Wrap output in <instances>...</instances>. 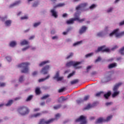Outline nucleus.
I'll list each match as a JSON object with an SVG mask.
<instances>
[{
  "mask_svg": "<svg viewBox=\"0 0 124 124\" xmlns=\"http://www.w3.org/2000/svg\"><path fill=\"white\" fill-rule=\"evenodd\" d=\"M73 56V53H70V55H68L67 57H66V60H68V59H70V58H72V57Z\"/></svg>",
  "mask_w": 124,
  "mask_h": 124,
  "instance_id": "a18cd8bd",
  "label": "nucleus"
},
{
  "mask_svg": "<svg viewBox=\"0 0 124 124\" xmlns=\"http://www.w3.org/2000/svg\"><path fill=\"white\" fill-rule=\"evenodd\" d=\"M88 5V3H82L78 5L77 6V7L76 8V10H80L82 9V8H85L86 6Z\"/></svg>",
  "mask_w": 124,
  "mask_h": 124,
  "instance_id": "1a4fd4ad",
  "label": "nucleus"
},
{
  "mask_svg": "<svg viewBox=\"0 0 124 124\" xmlns=\"http://www.w3.org/2000/svg\"><path fill=\"white\" fill-rule=\"evenodd\" d=\"M122 84H123V83L122 82H120L116 84L113 88V91L117 92L118 91V89H119V87H120V86H121Z\"/></svg>",
  "mask_w": 124,
  "mask_h": 124,
  "instance_id": "2eb2a0df",
  "label": "nucleus"
},
{
  "mask_svg": "<svg viewBox=\"0 0 124 124\" xmlns=\"http://www.w3.org/2000/svg\"><path fill=\"white\" fill-rule=\"evenodd\" d=\"M49 62H50L49 61H44L39 64V66H43V65H45L46 63H49Z\"/></svg>",
  "mask_w": 124,
  "mask_h": 124,
  "instance_id": "5701e85b",
  "label": "nucleus"
},
{
  "mask_svg": "<svg viewBox=\"0 0 124 124\" xmlns=\"http://www.w3.org/2000/svg\"><path fill=\"white\" fill-rule=\"evenodd\" d=\"M101 61V58L100 57H98L96 60H95V62H100Z\"/></svg>",
  "mask_w": 124,
  "mask_h": 124,
  "instance_id": "e2e57ef3",
  "label": "nucleus"
},
{
  "mask_svg": "<svg viewBox=\"0 0 124 124\" xmlns=\"http://www.w3.org/2000/svg\"><path fill=\"white\" fill-rule=\"evenodd\" d=\"M50 96V95L49 94H46V95H44L41 98V99H46V98H48Z\"/></svg>",
  "mask_w": 124,
  "mask_h": 124,
  "instance_id": "79ce46f5",
  "label": "nucleus"
},
{
  "mask_svg": "<svg viewBox=\"0 0 124 124\" xmlns=\"http://www.w3.org/2000/svg\"><path fill=\"white\" fill-rule=\"evenodd\" d=\"M12 103H13V100H9L8 103L7 104H6V106H10L11 105H12Z\"/></svg>",
  "mask_w": 124,
  "mask_h": 124,
  "instance_id": "72a5a7b5",
  "label": "nucleus"
},
{
  "mask_svg": "<svg viewBox=\"0 0 124 124\" xmlns=\"http://www.w3.org/2000/svg\"><path fill=\"white\" fill-rule=\"evenodd\" d=\"M78 82H79V79H75L70 82L71 85H74L75 84H77V83H78Z\"/></svg>",
  "mask_w": 124,
  "mask_h": 124,
  "instance_id": "cd10ccee",
  "label": "nucleus"
},
{
  "mask_svg": "<svg viewBox=\"0 0 124 124\" xmlns=\"http://www.w3.org/2000/svg\"><path fill=\"white\" fill-rule=\"evenodd\" d=\"M79 64H81V62H76L74 61H71L69 62H68L66 66L70 67V66H74V67H77Z\"/></svg>",
  "mask_w": 124,
  "mask_h": 124,
  "instance_id": "423d86ee",
  "label": "nucleus"
},
{
  "mask_svg": "<svg viewBox=\"0 0 124 124\" xmlns=\"http://www.w3.org/2000/svg\"><path fill=\"white\" fill-rule=\"evenodd\" d=\"M112 10H113V8H110L107 10L108 13H110V12H112Z\"/></svg>",
  "mask_w": 124,
  "mask_h": 124,
  "instance_id": "bf43d9fd",
  "label": "nucleus"
},
{
  "mask_svg": "<svg viewBox=\"0 0 124 124\" xmlns=\"http://www.w3.org/2000/svg\"><path fill=\"white\" fill-rule=\"evenodd\" d=\"M65 5V4L64 3H60L56 5L54 7V9H56L58 7H63V6H64Z\"/></svg>",
  "mask_w": 124,
  "mask_h": 124,
  "instance_id": "aec40b11",
  "label": "nucleus"
},
{
  "mask_svg": "<svg viewBox=\"0 0 124 124\" xmlns=\"http://www.w3.org/2000/svg\"><path fill=\"white\" fill-rule=\"evenodd\" d=\"M93 55V53L92 52L90 53H88L85 55V58H89V57H92V56Z\"/></svg>",
  "mask_w": 124,
  "mask_h": 124,
  "instance_id": "4c0bfd02",
  "label": "nucleus"
},
{
  "mask_svg": "<svg viewBox=\"0 0 124 124\" xmlns=\"http://www.w3.org/2000/svg\"><path fill=\"white\" fill-rule=\"evenodd\" d=\"M74 74H75V72H73L68 76L67 78H70V77H72Z\"/></svg>",
  "mask_w": 124,
  "mask_h": 124,
  "instance_id": "c03bdc74",
  "label": "nucleus"
},
{
  "mask_svg": "<svg viewBox=\"0 0 124 124\" xmlns=\"http://www.w3.org/2000/svg\"><path fill=\"white\" fill-rule=\"evenodd\" d=\"M40 110V108H36L33 109L34 112H38Z\"/></svg>",
  "mask_w": 124,
  "mask_h": 124,
  "instance_id": "052dcab7",
  "label": "nucleus"
},
{
  "mask_svg": "<svg viewBox=\"0 0 124 124\" xmlns=\"http://www.w3.org/2000/svg\"><path fill=\"white\" fill-rule=\"evenodd\" d=\"M50 68V66L47 65L42 69L41 72L43 73L45 75L48 73V70Z\"/></svg>",
  "mask_w": 124,
  "mask_h": 124,
  "instance_id": "9d476101",
  "label": "nucleus"
},
{
  "mask_svg": "<svg viewBox=\"0 0 124 124\" xmlns=\"http://www.w3.org/2000/svg\"><path fill=\"white\" fill-rule=\"evenodd\" d=\"M12 23V21H11V20H8L5 21L4 24L7 27H10V26H11Z\"/></svg>",
  "mask_w": 124,
  "mask_h": 124,
  "instance_id": "a211bd4d",
  "label": "nucleus"
},
{
  "mask_svg": "<svg viewBox=\"0 0 124 124\" xmlns=\"http://www.w3.org/2000/svg\"><path fill=\"white\" fill-rule=\"evenodd\" d=\"M76 101L78 104H80V103H82V102H84V100H83V99L81 98L78 100H77Z\"/></svg>",
  "mask_w": 124,
  "mask_h": 124,
  "instance_id": "c9c22d12",
  "label": "nucleus"
},
{
  "mask_svg": "<svg viewBox=\"0 0 124 124\" xmlns=\"http://www.w3.org/2000/svg\"><path fill=\"white\" fill-rule=\"evenodd\" d=\"M20 1H16L15 3L10 5V8H12V7H14V6H16V5L20 4Z\"/></svg>",
  "mask_w": 124,
  "mask_h": 124,
  "instance_id": "6ab92c4d",
  "label": "nucleus"
},
{
  "mask_svg": "<svg viewBox=\"0 0 124 124\" xmlns=\"http://www.w3.org/2000/svg\"><path fill=\"white\" fill-rule=\"evenodd\" d=\"M29 62H22L17 65V67H20L23 68L21 70V73H28L29 72V65H30Z\"/></svg>",
  "mask_w": 124,
  "mask_h": 124,
  "instance_id": "f03ea898",
  "label": "nucleus"
},
{
  "mask_svg": "<svg viewBox=\"0 0 124 124\" xmlns=\"http://www.w3.org/2000/svg\"><path fill=\"white\" fill-rule=\"evenodd\" d=\"M62 107V105H58L53 107V108L55 110H58V109H60Z\"/></svg>",
  "mask_w": 124,
  "mask_h": 124,
  "instance_id": "2f4dec72",
  "label": "nucleus"
},
{
  "mask_svg": "<svg viewBox=\"0 0 124 124\" xmlns=\"http://www.w3.org/2000/svg\"><path fill=\"white\" fill-rule=\"evenodd\" d=\"M75 18H71L69 20L66 21L67 25H71L72 24H74V21H76V20H78V18H76V14H75Z\"/></svg>",
  "mask_w": 124,
  "mask_h": 124,
  "instance_id": "9b49d317",
  "label": "nucleus"
},
{
  "mask_svg": "<svg viewBox=\"0 0 124 124\" xmlns=\"http://www.w3.org/2000/svg\"><path fill=\"white\" fill-rule=\"evenodd\" d=\"M90 99V95H85L83 99V102L87 101V100H89Z\"/></svg>",
  "mask_w": 124,
  "mask_h": 124,
  "instance_id": "473e14b6",
  "label": "nucleus"
},
{
  "mask_svg": "<svg viewBox=\"0 0 124 124\" xmlns=\"http://www.w3.org/2000/svg\"><path fill=\"white\" fill-rule=\"evenodd\" d=\"M76 123H80V124H87V117L81 115L78 118L75 120Z\"/></svg>",
  "mask_w": 124,
  "mask_h": 124,
  "instance_id": "20e7f679",
  "label": "nucleus"
},
{
  "mask_svg": "<svg viewBox=\"0 0 124 124\" xmlns=\"http://www.w3.org/2000/svg\"><path fill=\"white\" fill-rule=\"evenodd\" d=\"M113 104V103L112 102H108L106 103V105L107 106H109L110 105H112Z\"/></svg>",
  "mask_w": 124,
  "mask_h": 124,
  "instance_id": "864d4df0",
  "label": "nucleus"
},
{
  "mask_svg": "<svg viewBox=\"0 0 124 124\" xmlns=\"http://www.w3.org/2000/svg\"><path fill=\"white\" fill-rule=\"evenodd\" d=\"M5 83L2 82V83H0V87L2 88L3 87H5Z\"/></svg>",
  "mask_w": 124,
  "mask_h": 124,
  "instance_id": "8fccbe9b",
  "label": "nucleus"
},
{
  "mask_svg": "<svg viewBox=\"0 0 124 124\" xmlns=\"http://www.w3.org/2000/svg\"><path fill=\"white\" fill-rule=\"evenodd\" d=\"M117 66V64L116 63H112L108 65V68H114Z\"/></svg>",
  "mask_w": 124,
  "mask_h": 124,
  "instance_id": "393cba45",
  "label": "nucleus"
},
{
  "mask_svg": "<svg viewBox=\"0 0 124 124\" xmlns=\"http://www.w3.org/2000/svg\"><path fill=\"white\" fill-rule=\"evenodd\" d=\"M82 42H83L82 41H80L77 42L76 43H75L73 44V46H77L78 45H80V44H82Z\"/></svg>",
  "mask_w": 124,
  "mask_h": 124,
  "instance_id": "f704fd0d",
  "label": "nucleus"
},
{
  "mask_svg": "<svg viewBox=\"0 0 124 124\" xmlns=\"http://www.w3.org/2000/svg\"><path fill=\"white\" fill-rule=\"evenodd\" d=\"M119 53L122 55V56L124 55V46L122 47L120 50H119Z\"/></svg>",
  "mask_w": 124,
  "mask_h": 124,
  "instance_id": "7c9ffc66",
  "label": "nucleus"
},
{
  "mask_svg": "<svg viewBox=\"0 0 124 124\" xmlns=\"http://www.w3.org/2000/svg\"><path fill=\"white\" fill-rule=\"evenodd\" d=\"M7 19V16H6L5 17H2L0 16V20L2 21V22H4L5 20Z\"/></svg>",
  "mask_w": 124,
  "mask_h": 124,
  "instance_id": "e433bc0d",
  "label": "nucleus"
},
{
  "mask_svg": "<svg viewBox=\"0 0 124 124\" xmlns=\"http://www.w3.org/2000/svg\"><path fill=\"white\" fill-rule=\"evenodd\" d=\"M45 113H47V111H42V113H37L32 115V117H33V118H37V117H40V116H41L42 114H45Z\"/></svg>",
  "mask_w": 124,
  "mask_h": 124,
  "instance_id": "4468645a",
  "label": "nucleus"
},
{
  "mask_svg": "<svg viewBox=\"0 0 124 124\" xmlns=\"http://www.w3.org/2000/svg\"><path fill=\"white\" fill-rule=\"evenodd\" d=\"M53 79H54V80H56L57 82H59L60 81H62L63 79V77H60V72H57L54 77H53Z\"/></svg>",
  "mask_w": 124,
  "mask_h": 124,
  "instance_id": "6e6552de",
  "label": "nucleus"
},
{
  "mask_svg": "<svg viewBox=\"0 0 124 124\" xmlns=\"http://www.w3.org/2000/svg\"><path fill=\"white\" fill-rule=\"evenodd\" d=\"M17 111L21 116L28 115V114L30 113V109L29 108L24 106L20 107L19 108L17 109Z\"/></svg>",
  "mask_w": 124,
  "mask_h": 124,
  "instance_id": "f257e3e1",
  "label": "nucleus"
},
{
  "mask_svg": "<svg viewBox=\"0 0 124 124\" xmlns=\"http://www.w3.org/2000/svg\"><path fill=\"white\" fill-rule=\"evenodd\" d=\"M96 74H97V73H96V72H95V71L91 73V75H92V76L96 75Z\"/></svg>",
  "mask_w": 124,
  "mask_h": 124,
  "instance_id": "338daca9",
  "label": "nucleus"
},
{
  "mask_svg": "<svg viewBox=\"0 0 124 124\" xmlns=\"http://www.w3.org/2000/svg\"><path fill=\"white\" fill-rule=\"evenodd\" d=\"M64 91V88H62L59 90L58 93H62Z\"/></svg>",
  "mask_w": 124,
  "mask_h": 124,
  "instance_id": "13d9d810",
  "label": "nucleus"
},
{
  "mask_svg": "<svg viewBox=\"0 0 124 124\" xmlns=\"http://www.w3.org/2000/svg\"><path fill=\"white\" fill-rule=\"evenodd\" d=\"M120 26H123L124 25V20L119 23Z\"/></svg>",
  "mask_w": 124,
  "mask_h": 124,
  "instance_id": "774afa93",
  "label": "nucleus"
},
{
  "mask_svg": "<svg viewBox=\"0 0 124 124\" xmlns=\"http://www.w3.org/2000/svg\"><path fill=\"white\" fill-rule=\"evenodd\" d=\"M38 2H35L33 4V7H36V6H37V5H38Z\"/></svg>",
  "mask_w": 124,
  "mask_h": 124,
  "instance_id": "5fc2aeb1",
  "label": "nucleus"
},
{
  "mask_svg": "<svg viewBox=\"0 0 124 124\" xmlns=\"http://www.w3.org/2000/svg\"><path fill=\"white\" fill-rule=\"evenodd\" d=\"M35 93L36 94H40L41 93V91H40V88H36L35 89Z\"/></svg>",
  "mask_w": 124,
  "mask_h": 124,
  "instance_id": "bb28decb",
  "label": "nucleus"
},
{
  "mask_svg": "<svg viewBox=\"0 0 124 124\" xmlns=\"http://www.w3.org/2000/svg\"><path fill=\"white\" fill-rule=\"evenodd\" d=\"M29 19V17H28V16H22L21 17V20H26V19Z\"/></svg>",
  "mask_w": 124,
  "mask_h": 124,
  "instance_id": "09e8293b",
  "label": "nucleus"
},
{
  "mask_svg": "<svg viewBox=\"0 0 124 124\" xmlns=\"http://www.w3.org/2000/svg\"><path fill=\"white\" fill-rule=\"evenodd\" d=\"M113 118V116L110 115L108 116L107 118V119L105 120L103 119V118H99L95 121V124H101V123H105V122H109L111 119Z\"/></svg>",
  "mask_w": 124,
  "mask_h": 124,
  "instance_id": "39448f33",
  "label": "nucleus"
},
{
  "mask_svg": "<svg viewBox=\"0 0 124 124\" xmlns=\"http://www.w3.org/2000/svg\"><path fill=\"white\" fill-rule=\"evenodd\" d=\"M32 75L33 76H35V75H37V71H34L32 74Z\"/></svg>",
  "mask_w": 124,
  "mask_h": 124,
  "instance_id": "69168bd1",
  "label": "nucleus"
},
{
  "mask_svg": "<svg viewBox=\"0 0 124 124\" xmlns=\"http://www.w3.org/2000/svg\"><path fill=\"white\" fill-rule=\"evenodd\" d=\"M95 7H96V5H95V4H93L90 7V9H93L94 8H95Z\"/></svg>",
  "mask_w": 124,
  "mask_h": 124,
  "instance_id": "37998d69",
  "label": "nucleus"
},
{
  "mask_svg": "<svg viewBox=\"0 0 124 124\" xmlns=\"http://www.w3.org/2000/svg\"><path fill=\"white\" fill-rule=\"evenodd\" d=\"M91 68H92V66H88L87 68V71L85 72L86 73H88L89 72V69H91Z\"/></svg>",
  "mask_w": 124,
  "mask_h": 124,
  "instance_id": "0e129e2a",
  "label": "nucleus"
},
{
  "mask_svg": "<svg viewBox=\"0 0 124 124\" xmlns=\"http://www.w3.org/2000/svg\"><path fill=\"white\" fill-rule=\"evenodd\" d=\"M6 59L8 61V62H11L12 61L11 57H6Z\"/></svg>",
  "mask_w": 124,
  "mask_h": 124,
  "instance_id": "6e6d98bb",
  "label": "nucleus"
},
{
  "mask_svg": "<svg viewBox=\"0 0 124 124\" xmlns=\"http://www.w3.org/2000/svg\"><path fill=\"white\" fill-rule=\"evenodd\" d=\"M120 94V92L119 91H115L114 93L112 94V97H115V96H117L118 94Z\"/></svg>",
  "mask_w": 124,
  "mask_h": 124,
  "instance_id": "c756f323",
  "label": "nucleus"
},
{
  "mask_svg": "<svg viewBox=\"0 0 124 124\" xmlns=\"http://www.w3.org/2000/svg\"><path fill=\"white\" fill-rule=\"evenodd\" d=\"M119 29L114 30L112 32L109 34V36H113L115 35L116 37H122L124 35V31H122L120 33H119Z\"/></svg>",
  "mask_w": 124,
  "mask_h": 124,
  "instance_id": "7ed1b4c3",
  "label": "nucleus"
},
{
  "mask_svg": "<svg viewBox=\"0 0 124 124\" xmlns=\"http://www.w3.org/2000/svg\"><path fill=\"white\" fill-rule=\"evenodd\" d=\"M17 45V43L15 41H12L10 43V46L11 47H14Z\"/></svg>",
  "mask_w": 124,
  "mask_h": 124,
  "instance_id": "c85d7f7f",
  "label": "nucleus"
},
{
  "mask_svg": "<svg viewBox=\"0 0 124 124\" xmlns=\"http://www.w3.org/2000/svg\"><path fill=\"white\" fill-rule=\"evenodd\" d=\"M111 93H111V92H108L104 94V97H105L106 99H108V98H109V97H110V95H111Z\"/></svg>",
  "mask_w": 124,
  "mask_h": 124,
  "instance_id": "f3484780",
  "label": "nucleus"
},
{
  "mask_svg": "<svg viewBox=\"0 0 124 124\" xmlns=\"http://www.w3.org/2000/svg\"><path fill=\"white\" fill-rule=\"evenodd\" d=\"M56 120L55 118H52L51 119H49L46 121L45 122V124H52V123H53L54 121Z\"/></svg>",
  "mask_w": 124,
  "mask_h": 124,
  "instance_id": "412c9836",
  "label": "nucleus"
},
{
  "mask_svg": "<svg viewBox=\"0 0 124 124\" xmlns=\"http://www.w3.org/2000/svg\"><path fill=\"white\" fill-rule=\"evenodd\" d=\"M60 117H61V115L60 114V113H58L55 115L56 119H59Z\"/></svg>",
  "mask_w": 124,
  "mask_h": 124,
  "instance_id": "680f3d73",
  "label": "nucleus"
},
{
  "mask_svg": "<svg viewBox=\"0 0 124 124\" xmlns=\"http://www.w3.org/2000/svg\"><path fill=\"white\" fill-rule=\"evenodd\" d=\"M33 96L32 95H30L26 99V101H30V100H31L32 99Z\"/></svg>",
  "mask_w": 124,
  "mask_h": 124,
  "instance_id": "a19ab883",
  "label": "nucleus"
},
{
  "mask_svg": "<svg viewBox=\"0 0 124 124\" xmlns=\"http://www.w3.org/2000/svg\"><path fill=\"white\" fill-rule=\"evenodd\" d=\"M88 28L86 27L85 26H83L81 28L79 31V33L80 34H82L84 33V32H86V31H87V29Z\"/></svg>",
  "mask_w": 124,
  "mask_h": 124,
  "instance_id": "f8f14e48",
  "label": "nucleus"
},
{
  "mask_svg": "<svg viewBox=\"0 0 124 124\" xmlns=\"http://www.w3.org/2000/svg\"><path fill=\"white\" fill-rule=\"evenodd\" d=\"M46 122V121H45V120L44 119H41L39 124H45Z\"/></svg>",
  "mask_w": 124,
  "mask_h": 124,
  "instance_id": "49530a36",
  "label": "nucleus"
},
{
  "mask_svg": "<svg viewBox=\"0 0 124 124\" xmlns=\"http://www.w3.org/2000/svg\"><path fill=\"white\" fill-rule=\"evenodd\" d=\"M41 24V22L35 23L33 25V27L34 28H36L37 27H38V26H39V25H40Z\"/></svg>",
  "mask_w": 124,
  "mask_h": 124,
  "instance_id": "58836bf2",
  "label": "nucleus"
},
{
  "mask_svg": "<svg viewBox=\"0 0 124 124\" xmlns=\"http://www.w3.org/2000/svg\"><path fill=\"white\" fill-rule=\"evenodd\" d=\"M101 93H102V92H99L96 93L95 96H100L101 95Z\"/></svg>",
  "mask_w": 124,
  "mask_h": 124,
  "instance_id": "4d7b16f0",
  "label": "nucleus"
},
{
  "mask_svg": "<svg viewBox=\"0 0 124 124\" xmlns=\"http://www.w3.org/2000/svg\"><path fill=\"white\" fill-rule=\"evenodd\" d=\"M76 18H77L78 19H76V21H78L79 23H83L85 20L86 18H82L80 19V17H79V16L77 15V13H76Z\"/></svg>",
  "mask_w": 124,
  "mask_h": 124,
  "instance_id": "dca6fc26",
  "label": "nucleus"
},
{
  "mask_svg": "<svg viewBox=\"0 0 124 124\" xmlns=\"http://www.w3.org/2000/svg\"><path fill=\"white\" fill-rule=\"evenodd\" d=\"M50 78L49 75H47L45 78H41L39 79V83H41V82H44V81H46V80H47V79H49Z\"/></svg>",
  "mask_w": 124,
  "mask_h": 124,
  "instance_id": "4be33fe9",
  "label": "nucleus"
},
{
  "mask_svg": "<svg viewBox=\"0 0 124 124\" xmlns=\"http://www.w3.org/2000/svg\"><path fill=\"white\" fill-rule=\"evenodd\" d=\"M21 45H27L29 44V42L26 40H24L20 42Z\"/></svg>",
  "mask_w": 124,
  "mask_h": 124,
  "instance_id": "a878e982",
  "label": "nucleus"
},
{
  "mask_svg": "<svg viewBox=\"0 0 124 124\" xmlns=\"http://www.w3.org/2000/svg\"><path fill=\"white\" fill-rule=\"evenodd\" d=\"M97 36L98 37H102V36H103V33H102V32H100L97 34Z\"/></svg>",
  "mask_w": 124,
  "mask_h": 124,
  "instance_id": "ea45409f",
  "label": "nucleus"
},
{
  "mask_svg": "<svg viewBox=\"0 0 124 124\" xmlns=\"http://www.w3.org/2000/svg\"><path fill=\"white\" fill-rule=\"evenodd\" d=\"M93 105H91V104H89L84 108L83 110H89L91 108H92Z\"/></svg>",
  "mask_w": 124,
  "mask_h": 124,
  "instance_id": "b1692460",
  "label": "nucleus"
},
{
  "mask_svg": "<svg viewBox=\"0 0 124 124\" xmlns=\"http://www.w3.org/2000/svg\"><path fill=\"white\" fill-rule=\"evenodd\" d=\"M70 31V28H69V29H68L67 30V31L66 32H65V31L63 32L62 34H63V35H65L67 34V32H68V31Z\"/></svg>",
  "mask_w": 124,
  "mask_h": 124,
  "instance_id": "3c124183",
  "label": "nucleus"
},
{
  "mask_svg": "<svg viewBox=\"0 0 124 124\" xmlns=\"http://www.w3.org/2000/svg\"><path fill=\"white\" fill-rule=\"evenodd\" d=\"M29 48H30V46H27V47H24V48H22V50L23 51H25L28 50V49H29Z\"/></svg>",
  "mask_w": 124,
  "mask_h": 124,
  "instance_id": "603ef678",
  "label": "nucleus"
},
{
  "mask_svg": "<svg viewBox=\"0 0 124 124\" xmlns=\"http://www.w3.org/2000/svg\"><path fill=\"white\" fill-rule=\"evenodd\" d=\"M50 12L52 14V16L55 18H58V12H57V11H55L54 9H52L51 10Z\"/></svg>",
  "mask_w": 124,
  "mask_h": 124,
  "instance_id": "ddd939ff",
  "label": "nucleus"
},
{
  "mask_svg": "<svg viewBox=\"0 0 124 124\" xmlns=\"http://www.w3.org/2000/svg\"><path fill=\"white\" fill-rule=\"evenodd\" d=\"M23 81H24V76H21L19 79V81L20 82H23Z\"/></svg>",
  "mask_w": 124,
  "mask_h": 124,
  "instance_id": "de8ad7c7",
  "label": "nucleus"
},
{
  "mask_svg": "<svg viewBox=\"0 0 124 124\" xmlns=\"http://www.w3.org/2000/svg\"><path fill=\"white\" fill-rule=\"evenodd\" d=\"M100 51H101L103 52H110V49L109 48H105V46H102L101 47H99L98 48L97 50H96L95 51V52L97 53L99 52H100Z\"/></svg>",
  "mask_w": 124,
  "mask_h": 124,
  "instance_id": "0eeeda50",
  "label": "nucleus"
}]
</instances>
